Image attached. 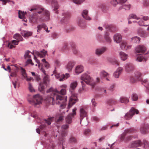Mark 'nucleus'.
<instances>
[{
  "mask_svg": "<svg viewBox=\"0 0 149 149\" xmlns=\"http://www.w3.org/2000/svg\"><path fill=\"white\" fill-rule=\"evenodd\" d=\"M127 0H111V3L114 6H115L117 4L120 6L119 8V10L122 8V7L124 9L126 10H129L130 6L129 5H122V4L124 3Z\"/></svg>",
  "mask_w": 149,
  "mask_h": 149,
  "instance_id": "nucleus-4",
  "label": "nucleus"
},
{
  "mask_svg": "<svg viewBox=\"0 0 149 149\" xmlns=\"http://www.w3.org/2000/svg\"><path fill=\"white\" fill-rule=\"evenodd\" d=\"M63 19L61 20L62 22L65 23L70 17V14L68 12H65L63 14Z\"/></svg>",
  "mask_w": 149,
  "mask_h": 149,
  "instance_id": "nucleus-23",
  "label": "nucleus"
},
{
  "mask_svg": "<svg viewBox=\"0 0 149 149\" xmlns=\"http://www.w3.org/2000/svg\"><path fill=\"white\" fill-rule=\"evenodd\" d=\"M132 98L133 101H136L138 99V97L137 95L135 93L132 94Z\"/></svg>",
  "mask_w": 149,
  "mask_h": 149,
  "instance_id": "nucleus-48",
  "label": "nucleus"
},
{
  "mask_svg": "<svg viewBox=\"0 0 149 149\" xmlns=\"http://www.w3.org/2000/svg\"><path fill=\"white\" fill-rule=\"evenodd\" d=\"M46 25L44 24H42L41 25H38L37 28H38L37 31L39 32L42 28H45Z\"/></svg>",
  "mask_w": 149,
  "mask_h": 149,
  "instance_id": "nucleus-46",
  "label": "nucleus"
},
{
  "mask_svg": "<svg viewBox=\"0 0 149 149\" xmlns=\"http://www.w3.org/2000/svg\"><path fill=\"white\" fill-rule=\"evenodd\" d=\"M24 79H25L26 80L28 81H29L32 80V81H33V79L31 77H28L27 76L26 78H24Z\"/></svg>",
  "mask_w": 149,
  "mask_h": 149,
  "instance_id": "nucleus-61",
  "label": "nucleus"
},
{
  "mask_svg": "<svg viewBox=\"0 0 149 149\" xmlns=\"http://www.w3.org/2000/svg\"><path fill=\"white\" fill-rule=\"evenodd\" d=\"M65 114V112L64 113V114L63 113L60 114L59 115V117L58 119L56 120V122L57 123L59 122L63 121V117L64 114Z\"/></svg>",
  "mask_w": 149,
  "mask_h": 149,
  "instance_id": "nucleus-37",
  "label": "nucleus"
},
{
  "mask_svg": "<svg viewBox=\"0 0 149 149\" xmlns=\"http://www.w3.org/2000/svg\"><path fill=\"white\" fill-rule=\"evenodd\" d=\"M109 34L108 33L106 32L104 35V39L106 42H108L110 43L111 41V40L109 36Z\"/></svg>",
  "mask_w": 149,
  "mask_h": 149,
  "instance_id": "nucleus-33",
  "label": "nucleus"
},
{
  "mask_svg": "<svg viewBox=\"0 0 149 149\" xmlns=\"http://www.w3.org/2000/svg\"><path fill=\"white\" fill-rule=\"evenodd\" d=\"M14 38L17 40L19 41H21L22 40V38L21 35L19 34H16L13 36Z\"/></svg>",
  "mask_w": 149,
  "mask_h": 149,
  "instance_id": "nucleus-34",
  "label": "nucleus"
},
{
  "mask_svg": "<svg viewBox=\"0 0 149 149\" xmlns=\"http://www.w3.org/2000/svg\"><path fill=\"white\" fill-rule=\"evenodd\" d=\"M30 53V52L29 50L26 52L25 54L24 55V57L25 58H30L31 57V55L29 54Z\"/></svg>",
  "mask_w": 149,
  "mask_h": 149,
  "instance_id": "nucleus-49",
  "label": "nucleus"
},
{
  "mask_svg": "<svg viewBox=\"0 0 149 149\" xmlns=\"http://www.w3.org/2000/svg\"><path fill=\"white\" fill-rule=\"evenodd\" d=\"M34 100L36 101V102H41V101L42 100V97L39 94L35 95L33 96Z\"/></svg>",
  "mask_w": 149,
  "mask_h": 149,
  "instance_id": "nucleus-29",
  "label": "nucleus"
},
{
  "mask_svg": "<svg viewBox=\"0 0 149 149\" xmlns=\"http://www.w3.org/2000/svg\"><path fill=\"white\" fill-rule=\"evenodd\" d=\"M76 4H80L84 0H72Z\"/></svg>",
  "mask_w": 149,
  "mask_h": 149,
  "instance_id": "nucleus-56",
  "label": "nucleus"
},
{
  "mask_svg": "<svg viewBox=\"0 0 149 149\" xmlns=\"http://www.w3.org/2000/svg\"><path fill=\"white\" fill-rule=\"evenodd\" d=\"M133 130L131 129H127L125 130L124 132L121 135L120 137V139L121 140H123L124 139L125 136L127 134L132 132L133 131Z\"/></svg>",
  "mask_w": 149,
  "mask_h": 149,
  "instance_id": "nucleus-21",
  "label": "nucleus"
},
{
  "mask_svg": "<svg viewBox=\"0 0 149 149\" xmlns=\"http://www.w3.org/2000/svg\"><path fill=\"white\" fill-rule=\"evenodd\" d=\"M109 61L113 65H116L117 66H119V63L116 59H114L111 61L109 60Z\"/></svg>",
  "mask_w": 149,
  "mask_h": 149,
  "instance_id": "nucleus-41",
  "label": "nucleus"
},
{
  "mask_svg": "<svg viewBox=\"0 0 149 149\" xmlns=\"http://www.w3.org/2000/svg\"><path fill=\"white\" fill-rule=\"evenodd\" d=\"M123 70V68L121 67L118 68L116 71L114 73L113 76L116 78H118Z\"/></svg>",
  "mask_w": 149,
  "mask_h": 149,
  "instance_id": "nucleus-22",
  "label": "nucleus"
},
{
  "mask_svg": "<svg viewBox=\"0 0 149 149\" xmlns=\"http://www.w3.org/2000/svg\"><path fill=\"white\" fill-rule=\"evenodd\" d=\"M120 101L121 102H129V100L127 98L121 97L120 99Z\"/></svg>",
  "mask_w": 149,
  "mask_h": 149,
  "instance_id": "nucleus-44",
  "label": "nucleus"
},
{
  "mask_svg": "<svg viewBox=\"0 0 149 149\" xmlns=\"http://www.w3.org/2000/svg\"><path fill=\"white\" fill-rule=\"evenodd\" d=\"M39 17L40 16L38 14L35 13L30 16V21L33 23H37L38 21H39Z\"/></svg>",
  "mask_w": 149,
  "mask_h": 149,
  "instance_id": "nucleus-10",
  "label": "nucleus"
},
{
  "mask_svg": "<svg viewBox=\"0 0 149 149\" xmlns=\"http://www.w3.org/2000/svg\"><path fill=\"white\" fill-rule=\"evenodd\" d=\"M82 15L83 17L85 19L90 20L91 18L88 15V11L87 10H83L82 13Z\"/></svg>",
  "mask_w": 149,
  "mask_h": 149,
  "instance_id": "nucleus-26",
  "label": "nucleus"
},
{
  "mask_svg": "<svg viewBox=\"0 0 149 149\" xmlns=\"http://www.w3.org/2000/svg\"><path fill=\"white\" fill-rule=\"evenodd\" d=\"M119 55L121 60L125 61L127 58V55L124 52H121L119 53Z\"/></svg>",
  "mask_w": 149,
  "mask_h": 149,
  "instance_id": "nucleus-30",
  "label": "nucleus"
},
{
  "mask_svg": "<svg viewBox=\"0 0 149 149\" xmlns=\"http://www.w3.org/2000/svg\"><path fill=\"white\" fill-rule=\"evenodd\" d=\"M72 51L74 54H76L78 52V51L76 48L75 45L74 44H72Z\"/></svg>",
  "mask_w": 149,
  "mask_h": 149,
  "instance_id": "nucleus-50",
  "label": "nucleus"
},
{
  "mask_svg": "<svg viewBox=\"0 0 149 149\" xmlns=\"http://www.w3.org/2000/svg\"><path fill=\"white\" fill-rule=\"evenodd\" d=\"M83 67L81 65L77 66L75 69V72L78 74L81 73L83 71Z\"/></svg>",
  "mask_w": 149,
  "mask_h": 149,
  "instance_id": "nucleus-17",
  "label": "nucleus"
},
{
  "mask_svg": "<svg viewBox=\"0 0 149 149\" xmlns=\"http://www.w3.org/2000/svg\"><path fill=\"white\" fill-rule=\"evenodd\" d=\"M146 47L143 45H140L137 46L135 48L136 53H144L146 50Z\"/></svg>",
  "mask_w": 149,
  "mask_h": 149,
  "instance_id": "nucleus-11",
  "label": "nucleus"
},
{
  "mask_svg": "<svg viewBox=\"0 0 149 149\" xmlns=\"http://www.w3.org/2000/svg\"><path fill=\"white\" fill-rule=\"evenodd\" d=\"M80 121L81 122V120L84 117L87 116V112L85 110L84 107H81L80 109Z\"/></svg>",
  "mask_w": 149,
  "mask_h": 149,
  "instance_id": "nucleus-14",
  "label": "nucleus"
},
{
  "mask_svg": "<svg viewBox=\"0 0 149 149\" xmlns=\"http://www.w3.org/2000/svg\"><path fill=\"white\" fill-rule=\"evenodd\" d=\"M52 6L54 8L53 10L55 11V13H58V11L57 10L59 8V5L58 3L57 0H52Z\"/></svg>",
  "mask_w": 149,
  "mask_h": 149,
  "instance_id": "nucleus-13",
  "label": "nucleus"
},
{
  "mask_svg": "<svg viewBox=\"0 0 149 149\" xmlns=\"http://www.w3.org/2000/svg\"><path fill=\"white\" fill-rule=\"evenodd\" d=\"M131 41L133 42L139 43L140 41V38L137 36H135L131 38Z\"/></svg>",
  "mask_w": 149,
  "mask_h": 149,
  "instance_id": "nucleus-32",
  "label": "nucleus"
},
{
  "mask_svg": "<svg viewBox=\"0 0 149 149\" xmlns=\"http://www.w3.org/2000/svg\"><path fill=\"white\" fill-rule=\"evenodd\" d=\"M132 45L129 44L127 43L126 45V48H125V50H126L130 49L132 47Z\"/></svg>",
  "mask_w": 149,
  "mask_h": 149,
  "instance_id": "nucleus-59",
  "label": "nucleus"
},
{
  "mask_svg": "<svg viewBox=\"0 0 149 149\" xmlns=\"http://www.w3.org/2000/svg\"><path fill=\"white\" fill-rule=\"evenodd\" d=\"M36 11L39 14H42V15H40L39 18V21H47L49 19V12L44 9L40 8L37 9Z\"/></svg>",
  "mask_w": 149,
  "mask_h": 149,
  "instance_id": "nucleus-3",
  "label": "nucleus"
},
{
  "mask_svg": "<svg viewBox=\"0 0 149 149\" xmlns=\"http://www.w3.org/2000/svg\"><path fill=\"white\" fill-rule=\"evenodd\" d=\"M139 113L138 110L133 107H132L129 112L126 114L125 116V118L127 120H130L132 118L135 113L137 114Z\"/></svg>",
  "mask_w": 149,
  "mask_h": 149,
  "instance_id": "nucleus-6",
  "label": "nucleus"
},
{
  "mask_svg": "<svg viewBox=\"0 0 149 149\" xmlns=\"http://www.w3.org/2000/svg\"><path fill=\"white\" fill-rule=\"evenodd\" d=\"M44 74V75L43 79V82L46 86H47L49 81V79L48 75H47L45 71H43Z\"/></svg>",
  "mask_w": 149,
  "mask_h": 149,
  "instance_id": "nucleus-18",
  "label": "nucleus"
},
{
  "mask_svg": "<svg viewBox=\"0 0 149 149\" xmlns=\"http://www.w3.org/2000/svg\"><path fill=\"white\" fill-rule=\"evenodd\" d=\"M143 5L145 7L149 6V0H143Z\"/></svg>",
  "mask_w": 149,
  "mask_h": 149,
  "instance_id": "nucleus-52",
  "label": "nucleus"
},
{
  "mask_svg": "<svg viewBox=\"0 0 149 149\" xmlns=\"http://www.w3.org/2000/svg\"><path fill=\"white\" fill-rule=\"evenodd\" d=\"M70 141L71 143H76L77 140L74 137L71 136L70 139Z\"/></svg>",
  "mask_w": 149,
  "mask_h": 149,
  "instance_id": "nucleus-51",
  "label": "nucleus"
},
{
  "mask_svg": "<svg viewBox=\"0 0 149 149\" xmlns=\"http://www.w3.org/2000/svg\"><path fill=\"white\" fill-rule=\"evenodd\" d=\"M108 75L109 74L104 71H102L100 73V76L102 77H107Z\"/></svg>",
  "mask_w": 149,
  "mask_h": 149,
  "instance_id": "nucleus-47",
  "label": "nucleus"
},
{
  "mask_svg": "<svg viewBox=\"0 0 149 149\" xmlns=\"http://www.w3.org/2000/svg\"><path fill=\"white\" fill-rule=\"evenodd\" d=\"M75 64V63L74 62L69 61L66 65V68L69 71H70L72 70Z\"/></svg>",
  "mask_w": 149,
  "mask_h": 149,
  "instance_id": "nucleus-19",
  "label": "nucleus"
},
{
  "mask_svg": "<svg viewBox=\"0 0 149 149\" xmlns=\"http://www.w3.org/2000/svg\"><path fill=\"white\" fill-rule=\"evenodd\" d=\"M51 92V96L48 97L47 99V101L48 102H53L55 101V99L56 100V102H59V101H58L59 100L61 101L64 100L63 101V102H66L67 100V97L64 98L62 96L58 94H60L62 95H65L66 93V91L65 89H62L60 92L55 90L53 91L52 88H50L47 91V92L48 93Z\"/></svg>",
  "mask_w": 149,
  "mask_h": 149,
  "instance_id": "nucleus-1",
  "label": "nucleus"
},
{
  "mask_svg": "<svg viewBox=\"0 0 149 149\" xmlns=\"http://www.w3.org/2000/svg\"><path fill=\"white\" fill-rule=\"evenodd\" d=\"M27 64H30L32 65H34V63L32 62V60L31 59H28L26 62Z\"/></svg>",
  "mask_w": 149,
  "mask_h": 149,
  "instance_id": "nucleus-64",
  "label": "nucleus"
},
{
  "mask_svg": "<svg viewBox=\"0 0 149 149\" xmlns=\"http://www.w3.org/2000/svg\"><path fill=\"white\" fill-rule=\"evenodd\" d=\"M90 132V130L88 129H86L84 131V134L86 135Z\"/></svg>",
  "mask_w": 149,
  "mask_h": 149,
  "instance_id": "nucleus-63",
  "label": "nucleus"
},
{
  "mask_svg": "<svg viewBox=\"0 0 149 149\" xmlns=\"http://www.w3.org/2000/svg\"><path fill=\"white\" fill-rule=\"evenodd\" d=\"M113 40L114 42L119 43L122 40V36L120 34L116 33L114 35Z\"/></svg>",
  "mask_w": 149,
  "mask_h": 149,
  "instance_id": "nucleus-16",
  "label": "nucleus"
},
{
  "mask_svg": "<svg viewBox=\"0 0 149 149\" xmlns=\"http://www.w3.org/2000/svg\"><path fill=\"white\" fill-rule=\"evenodd\" d=\"M54 118L53 117L49 118L47 119H45L44 121L48 125H50L51 124V122Z\"/></svg>",
  "mask_w": 149,
  "mask_h": 149,
  "instance_id": "nucleus-39",
  "label": "nucleus"
},
{
  "mask_svg": "<svg viewBox=\"0 0 149 149\" xmlns=\"http://www.w3.org/2000/svg\"><path fill=\"white\" fill-rule=\"evenodd\" d=\"M141 75V74L139 72H137L135 74V80H138L141 81V78L140 77Z\"/></svg>",
  "mask_w": 149,
  "mask_h": 149,
  "instance_id": "nucleus-35",
  "label": "nucleus"
},
{
  "mask_svg": "<svg viewBox=\"0 0 149 149\" xmlns=\"http://www.w3.org/2000/svg\"><path fill=\"white\" fill-rule=\"evenodd\" d=\"M55 65L57 66H60L61 64V63H60V61H58V60H56L55 61Z\"/></svg>",
  "mask_w": 149,
  "mask_h": 149,
  "instance_id": "nucleus-62",
  "label": "nucleus"
},
{
  "mask_svg": "<svg viewBox=\"0 0 149 149\" xmlns=\"http://www.w3.org/2000/svg\"><path fill=\"white\" fill-rule=\"evenodd\" d=\"M148 32H144L143 31L142 29H139L137 30L138 33L141 37L146 38L149 36V26L147 29Z\"/></svg>",
  "mask_w": 149,
  "mask_h": 149,
  "instance_id": "nucleus-9",
  "label": "nucleus"
},
{
  "mask_svg": "<svg viewBox=\"0 0 149 149\" xmlns=\"http://www.w3.org/2000/svg\"><path fill=\"white\" fill-rule=\"evenodd\" d=\"M77 110L76 108H74L72 109V112L69 114L65 118V121L68 124H70L72 122V118L76 114V111Z\"/></svg>",
  "mask_w": 149,
  "mask_h": 149,
  "instance_id": "nucleus-8",
  "label": "nucleus"
},
{
  "mask_svg": "<svg viewBox=\"0 0 149 149\" xmlns=\"http://www.w3.org/2000/svg\"><path fill=\"white\" fill-rule=\"evenodd\" d=\"M149 126L148 125H144L143 126L141 127L140 129V131L141 133L145 134L148 132V129Z\"/></svg>",
  "mask_w": 149,
  "mask_h": 149,
  "instance_id": "nucleus-20",
  "label": "nucleus"
},
{
  "mask_svg": "<svg viewBox=\"0 0 149 149\" xmlns=\"http://www.w3.org/2000/svg\"><path fill=\"white\" fill-rule=\"evenodd\" d=\"M22 35L24 37H28L32 35V33L30 31H22L21 33Z\"/></svg>",
  "mask_w": 149,
  "mask_h": 149,
  "instance_id": "nucleus-27",
  "label": "nucleus"
},
{
  "mask_svg": "<svg viewBox=\"0 0 149 149\" xmlns=\"http://www.w3.org/2000/svg\"><path fill=\"white\" fill-rule=\"evenodd\" d=\"M53 74H55V76L57 79H59L60 81H62L64 80L67 79L70 77L69 74L66 73L65 75L64 74H60L56 72V70H54L53 72Z\"/></svg>",
  "mask_w": 149,
  "mask_h": 149,
  "instance_id": "nucleus-7",
  "label": "nucleus"
},
{
  "mask_svg": "<svg viewBox=\"0 0 149 149\" xmlns=\"http://www.w3.org/2000/svg\"><path fill=\"white\" fill-rule=\"evenodd\" d=\"M69 127V125L67 124H65L63 125L61 127L63 130H65V129H67Z\"/></svg>",
  "mask_w": 149,
  "mask_h": 149,
  "instance_id": "nucleus-57",
  "label": "nucleus"
},
{
  "mask_svg": "<svg viewBox=\"0 0 149 149\" xmlns=\"http://www.w3.org/2000/svg\"><path fill=\"white\" fill-rule=\"evenodd\" d=\"M77 82L76 81H73L72 82L70 85V91L72 92L71 90H74L75 89L77 85Z\"/></svg>",
  "mask_w": 149,
  "mask_h": 149,
  "instance_id": "nucleus-24",
  "label": "nucleus"
},
{
  "mask_svg": "<svg viewBox=\"0 0 149 149\" xmlns=\"http://www.w3.org/2000/svg\"><path fill=\"white\" fill-rule=\"evenodd\" d=\"M47 53V52L45 50H42L40 52L36 51L34 52V53H32L34 56V59L38 64H36V66H37L38 65V67H39L40 65V61L37 59V57L34 54H35L37 55L38 56L42 58L44 57L46 55Z\"/></svg>",
  "mask_w": 149,
  "mask_h": 149,
  "instance_id": "nucleus-5",
  "label": "nucleus"
},
{
  "mask_svg": "<svg viewBox=\"0 0 149 149\" xmlns=\"http://www.w3.org/2000/svg\"><path fill=\"white\" fill-rule=\"evenodd\" d=\"M78 99L76 96L74 94H72L70 97L69 102H78Z\"/></svg>",
  "mask_w": 149,
  "mask_h": 149,
  "instance_id": "nucleus-31",
  "label": "nucleus"
},
{
  "mask_svg": "<svg viewBox=\"0 0 149 149\" xmlns=\"http://www.w3.org/2000/svg\"><path fill=\"white\" fill-rule=\"evenodd\" d=\"M143 144L145 148H147L149 147V143L146 141H143Z\"/></svg>",
  "mask_w": 149,
  "mask_h": 149,
  "instance_id": "nucleus-54",
  "label": "nucleus"
},
{
  "mask_svg": "<svg viewBox=\"0 0 149 149\" xmlns=\"http://www.w3.org/2000/svg\"><path fill=\"white\" fill-rule=\"evenodd\" d=\"M107 50V48L106 47H102L97 49L95 51L96 54L98 56H100Z\"/></svg>",
  "mask_w": 149,
  "mask_h": 149,
  "instance_id": "nucleus-12",
  "label": "nucleus"
},
{
  "mask_svg": "<svg viewBox=\"0 0 149 149\" xmlns=\"http://www.w3.org/2000/svg\"><path fill=\"white\" fill-rule=\"evenodd\" d=\"M54 146L53 142L52 141L50 142V143L49 144L47 143L46 144L45 147L48 149H49V148H52V149H53L52 148H54Z\"/></svg>",
  "mask_w": 149,
  "mask_h": 149,
  "instance_id": "nucleus-38",
  "label": "nucleus"
},
{
  "mask_svg": "<svg viewBox=\"0 0 149 149\" xmlns=\"http://www.w3.org/2000/svg\"><path fill=\"white\" fill-rule=\"evenodd\" d=\"M131 18L136 19L137 20H139L140 19V18L137 17L136 15L133 14H131L130 15L128 18L129 19H130Z\"/></svg>",
  "mask_w": 149,
  "mask_h": 149,
  "instance_id": "nucleus-42",
  "label": "nucleus"
},
{
  "mask_svg": "<svg viewBox=\"0 0 149 149\" xmlns=\"http://www.w3.org/2000/svg\"><path fill=\"white\" fill-rule=\"evenodd\" d=\"M0 1L2 2L3 5H5L7 2L10 1V0H0Z\"/></svg>",
  "mask_w": 149,
  "mask_h": 149,
  "instance_id": "nucleus-60",
  "label": "nucleus"
},
{
  "mask_svg": "<svg viewBox=\"0 0 149 149\" xmlns=\"http://www.w3.org/2000/svg\"><path fill=\"white\" fill-rule=\"evenodd\" d=\"M136 60L137 61L139 62L142 61H146V59L145 58L141 56H139L137 57Z\"/></svg>",
  "mask_w": 149,
  "mask_h": 149,
  "instance_id": "nucleus-45",
  "label": "nucleus"
},
{
  "mask_svg": "<svg viewBox=\"0 0 149 149\" xmlns=\"http://www.w3.org/2000/svg\"><path fill=\"white\" fill-rule=\"evenodd\" d=\"M26 12L25 13L24 12H22L21 11L19 10V11L18 13L19 17V18L21 19L23 18L24 17L25 15H26Z\"/></svg>",
  "mask_w": 149,
  "mask_h": 149,
  "instance_id": "nucleus-40",
  "label": "nucleus"
},
{
  "mask_svg": "<svg viewBox=\"0 0 149 149\" xmlns=\"http://www.w3.org/2000/svg\"><path fill=\"white\" fill-rule=\"evenodd\" d=\"M29 89L30 91L31 92H34L35 91L32 85L30 83H29Z\"/></svg>",
  "mask_w": 149,
  "mask_h": 149,
  "instance_id": "nucleus-53",
  "label": "nucleus"
},
{
  "mask_svg": "<svg viewBox=\"0 0 149 149\" xmlns=\"http://www.w3.org/2000/svg\"><path fill=\"white\" fill-rule=\"evenodd\" d=\"M127 42L126 41H123L120 44V47L121 49L123 50H125Z\"/></svg>",
  "mask_w": 149,
  "mask_h": 149,
  "instance_id": "nucleus-43",
  "label": "nucleus"
},
{
  "mask_svg": "<svg viewBox=\"0 0 149 149\" xmlns=\"http://www.w3.org/2000/svg\"><path fill=\"white\" fill-rule=\"evenodd\" d=\"M22 75L23 77H24V78H26V77L27 74L25 72V70L23 69V68L22 69Z\"/></svg>",
  "mask_w": 149,
  "mask_h": 149,
  "instance_id": "nucleus-55",
  "label": "nucleus"
},
{
  "mask_svg": "<svg viewBox=\"0 0 149 149\" xmlns=\"http://www.w3.org/2000/svg\"><path fill=\"white\" fill-rule=\"evenodd\" d=\"M105 28L107 29L108 30L112 31V29L113 28L112 27L109 25H106L105 26Z\"/></svg>",
  "mask_w": 149,
  "mask_h": 149,
  "instance_id": "nucleus-58",
  "label": "nucleus"
},
{
  "mask_svg": "<svg viewBox=\"0 0 149 149\" xmlns=\"http://www.w3.org/2000/svg\"><path fill=\"white\" fill-rule=\"evenodd\" d=\"M141 143L140 140H137L133 141L132 143L131 147H138L141 146Z\"/></svg>",
  "mask_w": 149,
  "mask_h": 149,
  "instance_id": "nucleus-28",
  "label": "nucleus"
},
{
  "mask_svg": "<svg viewBox=\"0 0 149 149\" xmlns=\"http://www.w3.org/2000/svg\"><path fill=\"white\" fill-rule=\"evenodd\" d=\"M81 79L82 80L81 83L83 87L84 86L83 85L84 82L87 84L91 85L92 88H93L95 85V83L93 81V79L89 75L86 73H84L82 74Z\"/></svg>",
  "mask_w": 149,
  "mask_h": 149,
  "instance_id": "nucleus-2",
  "label": "nucleus"
},
{
  "mask_svg": "<svg viewBox=\"0 0 149 149\" xmlns=\"http://www.w3.org/2000/svg\"><path fill=\"white\" fill-rule=\"evenodd\" d=\"M125 70L129 72L133 69L134 66L132 64L128 63L125 65Z\"/></svg>",
  "mask_w": 149,
  "mask_h": 149,
  "instance_id": "nucleus-25",
  "label": "nucleus"
},
{
  "mask_svg": "<svg viewBox=\"0 0 149 149\" xmlns=\"http://www.w3.org/2000/svg\"><path fill=\"white\" fill-rule=\"evenodd\" d=\"M67 135V133L65 130H62L61 134V137L59 139L60 143L63 145V143L65 141V138L64 137L65 136Z\"/></svg>",
  "mask_w": 149,
  "mask_h": 149,
  "instance_id": "nucleus-15",
  "label": "nucleus"
},
{
  "mask_svg": "<svg viewBox=\"0 0 149 149\" xmlns=\"http://www.w3.org/2000/svg\"><path fill=\"white\" fill-rule=\"evenodd\" d=\"M43 82H41L39 84L38 89L40 91H43L45 89V86Z\"/></svg>",
  "mask_w": 149,
  "mask_h": 149,
  "instance_id": "nucleus-36",
  "label": "nucleus"
}]
</instances>
